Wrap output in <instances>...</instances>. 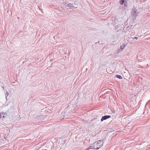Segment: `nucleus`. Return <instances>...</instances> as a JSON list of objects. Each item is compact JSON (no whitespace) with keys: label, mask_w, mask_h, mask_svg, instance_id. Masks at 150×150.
I'll return each instance as SVG.
<instances>
[{"label":"nucleus","mask_w":150,"mask_h":150,"mask_svg":"<svg viewBox=\"0 0 150 150\" xmlns=\"http://www.w3.org/2000/svg\"><path fill=\"white\" fill-rule=\"evenodd\" d=\"M8 93L7 92L6 94V96H8Z\"/></svg>","instance_id":"obj_10"},{"label":"nucleus","mask_w":150,"mask_h":150,"mask_svg":"<svg viewBox=\"0 0 150 150\" xmlns=\"http://www.w3.org/2000/svg\"><path fill=\"white\" fill-rule=\"evenodd\" d=\"M0 115L1 119L8 116V113L7 112H0Z\"/></svg>","instance_id":"obj_4"},{"label":"nucleus","mask_w":150,"mask_h":150,"mask_svg":"<svg viewBox=\"0 0 150 150\" xmlns=\"http://www.w3.org/2000/svg\"><path fill=\"white\" fill-rule=\"evenodd\" d=\"M115 77L116 78H118L120 79H122V77L121 75H116Z\"/></svg>","instance_id":"obj_7"},{"label":"nucleus","mask_w":150,"mask_h":150,"mask_svg":"<svg viewBox=\"0 0 150 150\" xmlns=\"http://www.w3.org/2000/svg\"><path fill=\"white\" fill-rule=\"evenodd\" d=\"M46 150V149H45V150Z\"/></svg>","instance_id":"obj_14"},{"label":"nucleus","mask_w":150,"mask_h":150,"mask_svg":"<svg viewBox=\"0 0 150 150\" xmlns=\"http://www.w3.org/2000/svg\"><path fill=\"white\" fill-rule=\"evenodd\" d=\"M110 115H105L103 116L101 119V121H103V120H105L108 118H110Z\"/></svg>","instance_id":"obj_5"},{"label":"nucleus","mask_w":150,"mask_h":150,"mask_svg":"<svg viewBox=\"0 0 150 150\" xmlns=\"http://www.w3.org/2000/svg\"><path fill=\"white\" fill-rule=\"evenodd\" d=\"M138 38L137 37H134V38H130V39H132V40H131L132 41L133 40H134V39H136V40H137V39Z\"/></svg>","instance_id":"obj_9"},{"label":"nucleus","mask_w":150,"mask_h":150,"mask_svg":"<svg viewBox=\"0 0 150 150\" xmlns=\"http://www.w3.org/2000/svg\"><path fill=\"white\" fill-rule=\"evenodd\" d=\"M125 45L124 44H122L120 45V50H121L120 51H121L125 47Z\"/></svg>","instance_id":"obj_6"},{"label":"nucleus","mask_w":150,"mask_h":150,"mask_svg":"<svg viewBox=\"0 0 150 150\" xmlns=\"http://www.w3.org/2000/svg\"><path fill=\"white\" fill-rule=\"evenodd\" d=\"M64 5H65V7L67 8H77V7L74 6L73 4L69 3L68 4H64Z\"/></svg>","instance_id":"obj_2"},{"label":"nucleus","mask_w":150,"mask_h":150,"mask_svg":"<svg viewBox=\"0 0 150 150\" xmlns=\"http://www.w3.org/2000/svg\"><path fill=\"white\" fill-rule=\"evenodd\" d=\"M139 12L137 11L136 9H134L133 10L131 13V16L134 18H136Z\"/></svg>","instance_id":"obj_3"},{"label":"nucleus","mask_w":150,"mask_h":150,"mask_svg":"<svg viewBox=\"0 0 150 150\" xmlns=\"http://www.w3.org/2000/svg\"><path fill=\"white\" fill-rule=\"evenodd\" d=\"M126 0H124V1L125 2L126 1Z\"/></svg>","instance_id":"obj_13"},{"label":"nucleus","mask_w":150,"mask_h":150,"mask_svg":"<svg viewBox=\"0 0 150 150\" xmlns=\"http://www.w3.org/2000/svg\"><path fill=\"white\" fill-rule=\"evenodd\" d=\"M103 141L102 140L96 141L94 142L91 146L89 147L88 149L87 150L92 149H98L100 148L103 145Z\"/></svg>","instance_id":"obj_1"},{"label":"nucleus","mask_w":150,"mask_h":150,"mask_svg":"<svg viewBox=\"0 0 150 150\" xmlns=\"http://www.w3.org/2000/svg\"><path fill=\"white\" fill-rule=\"evenodd\" d=\"M124 3H125V2L124 1V0H122L120 1V3L121 5H122Z\"/></svg>","instance_id":"obj_8"},{"label":"nucleus","mask_w":150,"mask_h":150,"mask_svg":"<svg viewBox=\"0 0 150 150\" xmlns=\"http://www.w3.org/2000/svg\"><path fill=\"white\" fill-rule=\"evenodd\" d=\"M73 4H74V6H76V3H74Z\"/></svg>","instance_id":"obj_11"},{"label":"nucleus","mask_w":150,"mask_h":150,"mask_svg":"<svg viewBox=\"0 0 150 150\" xmlns=\"http://www.w3.org/2000/svg\"><path fill=\"white\" fill-rule=\"evenodd\" d=\"M150 102V100H149L148 101H147V102L146 103H148V102Z\"/></svg>","instance_id":"obj_12"}]
</instances>
